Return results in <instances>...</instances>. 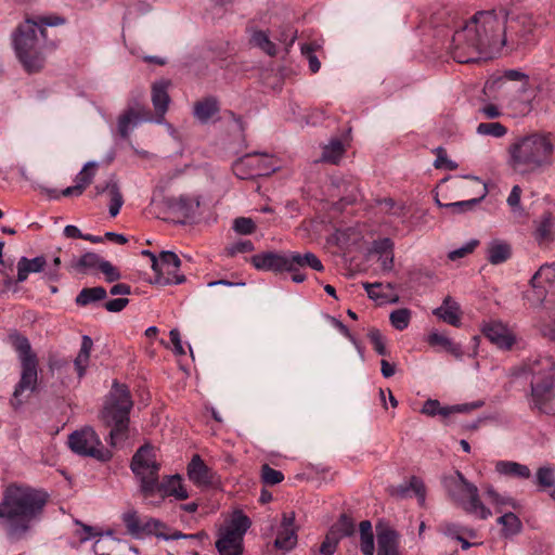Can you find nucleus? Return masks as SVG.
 I'll list each match as a JSON object with an SVG mask.
<instances>
[{"mask_svg": "<svg viewBox=\"0 0 555 555\" xmlns=\"http://www.w3.org/2000/svg\"><path fill=\"white\" fill-rule=\"evenodd\" d=\"M498 522L502 526V534L506 538L518 534L522 525L518 516L514 513H505L498 518Z\"/></svg>", "mask_w": 555, "mask_h": 555, "instance_id": "45", "label": "nucleus"}, {"mask_svg": "<svg viewBox=\"0 0 555 555\" xmlns=\"http://www.w3.org/2000/svg\"><path fill=\"white\" fill-rule=\"evenodd\" d=\"M249 43L260 49L267 55L273 57L278 54L276 44L270 39L269 35L264 30H253Z\"/></svg>", "mask_w": 555, "mask_h": 555, "instance_id": "39", "label": "nucleus"}, {"mask_svg": "<svg viewBox=\"0 0 555 555\" xmlns=\"http://www.w3.org/2000/svg\"><path fill=\"white\" fill-rule=\"evenodd\" d=\"M507 44L520 46L529 40V36L535 28L533 16L529 13L509 15L506 22Z\"/></svg>", "mask_w": 555, "mask_h": 555, "instance_id": "19", "label": "nucleus"}, {"mask_svg": "<svg viewBox=\"0 0 555 555\" xmlns=\"http://www.w3.org/2000/svg\"><path fill=\"white\" fill-rule=\"evenodd\" d=\"M142 255L151 260V267L156 274L157 283L163 285L181 284L185 281L183 274H179L180 258L173 251L163 250L158 255L150 250H142Z\"/></svg>", "mask_w": 555, "mask_h": 555, "instance_id": "15", "label": "nucleus"}, {"mask_svg": "<svg viewBox=\"0 0 555 555\" xmlns=\"http://www.w3.org/2000/svg\"><path fill=\"white\" fill-rule=\"evenodd\" d=\"M433 314L450 325L461 324L460 305L451 296H447L441 306L433 310Z\"/></svg>", "mask_w": 555, "mask_h": 555, "instance_id": "31", "label": "nucleus"}, {"mask_svg": "<svg viewBox=\"0 0 555 555\" xmlns=\"http://www.w3.org/2000/svg\"><path fill=\"white\" fill-rule=\"evenodd\" d=\"M482 334L498 348L509 350L516 343V334L507 324L491 320L482 325Z\"/></svg>", "mask_w": 555, "mask_h": 555, "instance_id": "20", "label": "nucleus"}, {"mask_svg": "<svg viewBox=\"0 0 555 555\" xmlns=\"http://www.w3.org/2000/svg\"><path fill=\"white\" fill-rule=\"evenodd\" d=\"M526 372L531 376L527 395L532 412L555 415V360L548 356H534L526 362Z\"/></svg>", "mask_w": 555, "mask_h": 555, "instance_id": "3", "label": "nucleus"}, {"mask_svg": "<svg viewBox=\"0 0 555 555\" xmlns=\"http://www.w3.org/2000/svg\"><path fill=\"white\" fill-rule=\"evenodd\" d=\"M261 477L263 482L270 486L280 483L284 478L280 470H276L267 464L262 466Z\"/></svg>", "mask_w": 555, "mask_h": 555, "instance_id": "56", "label": "nucleus"}, {"mask_svg": "<svg viewBox=\"0 0 555 555\" xmlns=\"http://www.w3.org/2000/svg\"><path fill=\"white\" fill-rule=\"evenodd\" d=\"M156 492L163 496H175L177 500L189 498V493L179 475L168 476L162 482L158 480Z\"/></svg>", "mask_w": 555, "mask_h": 555, "instance_id": "32", "label": "nucleus"}, {"mask_svg": "<svg viewBox=\"0 0 555 555\" xmlns=\"http://www.w3.org/2000/svg\"><path fill=\"white\" fill-rule=\"evenodd\" d=\"M507 18L508 10L504 7L476 12L452 37L453 60L461 64L474 63L482 54L506 46Z\"/></svg>", "mask_w": 555, "mask_h": 555, "instance_id": "1", "label": "nucleus"}, {"mask_svg": "<svg viewBox=\"0 0 555 555\" xmlns=\"http://www.w3.org/2000/svg\"><path fill=\"white\" fill-rule=\"evenodd\" d=\"M444 489L449 498L466 513L480 519L489 518L491 511L480 501L478 488L456 470L444 477Z\"/></svg>", "mask_w": 555, "mask_h": 555, "instance_id": "9", "label": "nucleus"}, {"mask_svg": "<svg viewBox=\"0 0 555 555\" xmlns=\"http://www.w3.org/2000/svg\"><path fill=\"white\" fill-rule=\"evenodd\" d=\"M442 533L453 540H457L462 534V527L454 522H444L441 528Z\"/></svg>", "mask_w": 555, "mask_h": 555, "instance_id": "64", "label": "nucleus"}, {"mask_svg": "<svg viewBox=\"0 0 555 555\" xmlns=\"http://www.w3.org/2000/svg\"><path fill=\"white\" fill-rule=\"evenodd\" d=\"M319 44L311 42V43H305L301 46V54L307 59L309 63V68L311 73L315 74L321 68V63L315 55L317 49H319Z\"/></svg>", "mask_w": 555, "mask_h": 555, "instance_id": "51", "label": "nucleus"}, {"mask_svg": "<svg viewBox=\"0 0 555 555\" xmlns=\"http://www.w3.org/2000/svg\"><path fill=\"white\" fill-rule=\"evenodd\" d=\"M421 413L431 417L437 415L448 417L451 415V410L450 405L442 406L438 400L428 399L424 402Z\"/></svg>", "mask_w": 555, "mask_h": 555, "instance_id": "50", "label": "nucleus"}, {"mask_svg": "<svg viewBox=\"0 0 555 555\" xmlns=\"http://www.w3.org/2000/svg\"><path fill=\"white\" fill-rule=\"evenodd\" d=\"M189 479L198 487H206L212 483L214 473L204 463L198 454L193 455L188 465Z\"/></svg>", "mask_w": 555, "mask_h": 555, "instance_id": "28", "label": "nucleus"}, {"mask_svg": "<svg viewBox=\"0 0 555 555\" xmlns=\"http://www.w3.org/2000/svg\"><path fill=\"white\" fill-rule=\"evenodd\" d=\"M495 472L500 475L518 479H529L531 477V470L527 465L513 461L496 462Z\"/></svg>", "mask_w": 555, "mask_h": 555, "instance_id": "35", "label": "nucleus"}, {"mask_svg": "<svg viewBox=\"0 0 555 555\" xmlns=\"http://www.w3.org/2000/svg\"><path fill=\"white\" fill-rule=\"evenodd\" d=\"M95 195L107 193L109 196V215L116 217L124 204L122 194L115 177H112L105 184H98L94 188Z\"/></svg>", "mask_w": 555, "mask_h": 555, "instance_id": "29", "label": "nucleus"}, {"mask_svg": "<svg viewBox=\"0 0 555 555\" xmlns=\"http://www.w3.org/2000/svg\"><path fill=\"white\" fill-rule=\"evenodd\" d=\"M133 406L128 387L114 382L101 411V420L111 427L108 443L117 447L128 439L129 414Z\"/></svg>", "mask_w": 555, "mask_h": 555, "instance_id": "5", "label": "nucleus"}, {"mask_svg": "<svg viewBox=\"0 0 555 555\" xmlns=\"http://www.w3.org/2000/svg\"><path fill=\"white\" fill-rule=\"evenodd\" d=\"M92 346V339L87 335L82 336L80 350L74 361V365L79 378L83 377L86 374V370L89 365Z\"/></svg>", "mask_w": 555, "mask_h": 555, "instance_id": "38", "label": "nucleus"}, {"mask_svg": "<svg viewBox=\"0 0 555 555\" xmlns=\"http://www.w3.org/2000/svg\"><path fill=\"white\" fill-rule=\"evenodd\" d=\"M392 245H377L375 253L379 255L380 267L383 270L389 271L393 266Z\"/></svg>", "mask_w": 555, "mask_h": 555, "instance_id": "53", "label": "nucleus"}, {"mask_svg": "<svg viewBox=\"0 0 555 555\" xmlns=\"http://www.w3.org/2000/svg\"><path fill=\"white\" fill-rule=\"evenodd\" d=\"M278 168V162L273 156L258 152L246 154L232 165L233 173L242 180L267 177Z\"/></svg>", "mask_w": 555, "mask_h": 555, "instance_id": "14", "label": "nucleus"}, {"mask_svg": "<svg viewBox=\"0 0 555 555\" xmlns=\"http://www.w3.org/2000/svg\"><path fill=\"white\" fill-rule=\"evenodd\" d=\"M297 544V530L295 527V514L284 513L282 521L276 531L274 546L281 551L288 552Z\"/></svg>", "mask_w": 555, "mask_h": 555, "instance_id": "21", "label": "nucleus"}, {"mask_svg": "<svg viewBox=\"0 0 555 555\" xmlns=\"http://www.w3.org/2000/svg\"><path fill=\"white\" fill-rule=\"evenodd\" d=\"M46 258L38 256L33 259L22 257L17 262V281L24 282L30 273L41 272L46 266Z\"/></svg>", "mask_w": 555, "mask_h": 555, "instance_id": "36", "label": "nucleus"}, {"mask_svg": "<svg viewBox=\"0 0 555 555\" xmlns=\"http://www.w3.org/2000/svg\"><path fill=\"white\" fill-rule=\"evenodd\" d=\"M171 86V81L168 79H162L155 81L152 85V103L157 116V121L162 122L164 116L168 109L170 103V96L168 89Z\"/></svg>", "mask_w": 555, "mask_h": 555, "instance_id": "27", "label": "nucleus"}, {"mask_svg": "<svg viewBox=\"0 0 555 555\" xmlns=\"http://www.w3.org/2000/svg\"><path fill=\"white\" fill-rule=\"evenodd\" d=\"M122 521L128 532L133 538H141L143 534L154 533L156 529L162 526V524L154 518H147L145 521H142L138 513L133 509L122 514Z\"/></svg>", "mask_w": 555, "mask_h": 555, "instance_id": "23", "label": "nucleus"}, {"mask_svg": "<svg viewBox=\"0 0 555 555\" xmlns=\"http://www.w3.org/2000/svg\"><path fill=\"white\" fill-rule=\"evenodd\" d=\"M98 163L88 162L75 177V184L67 186L61 192L62 196H80L92 183L98 170Z\"/></svg>", "mask_w": 555, "mask_h": 555, "instance_id": "26", "label": "nucleus"}, {"mask_svg": "<svg viewBox=\"0 0 555 555\" xmlns=\"http://www.w3.org/2000/svg\"><path fill=\"white\" fill-rule=\"evenodd\" d=\"M293 267L295 270L293 274L294 283H302L307 280V274L304 272L306 267L319 272L324 270V266L322 264L321 260L310 251L305 254L293 251Z\"/></svg>", "mask_w": 555, "mask_h": 555, "instance_id": "25", "label": "nucleus"}, {"mask_svg": "<svg viewBox=\"0 0 555 555\" xmlns=\"http://www.w3.org/2000/svg\"><path fill=\"white\" fill-rule=\"evenodd\" d=\"M64 236L67 240H83L91 243H101L99 237L92 234H83L76 225H66L64 229Z\"/></svg>", "mask_w": 555, "mask_h": 555, "instance_id": "55", "label": "nucleus"}, {"mask_svg": "<svg viewBox=\"0 0 555 555\" xmlns=\"http://www.w3.org/2000/svg\"><path fill=\"white\" fill-rule=\"evenodd\" d=\"M106 289L102 286L87 287L79 292L76 297L78 306H87L106 298Z\"/></svg>", "mask_w": 555, "mask_h": 555, "instance_id": "44", "label": "nucleus"}, {"mask_svg": "<svg viewBox=\"0 0 555 555\" xmlns=\"http://www.w3.org/2000/svg\"><path fill=\"white\" fill-rule=\"evenodd\" d=\"M363 287L367 296L378 305L395 304L399 300L398 295L393 293L391 284L364 283Z\"/></svg>", "mask_w": 555, "mask_h": 555, "instance_id": "30", "label": "nucleus"}, {"mask_svg": "<svg viewBox=\"0 0 555 555\" xmlns=\"http://www.w3.org/2000/svg\"><path fill=\"white\" fill-rule=\"evenodd\" d=\"M167 219L177 223L192 220L199 208L201 198L196 195L170 196L164 199Z\"/></svg>", "mask_w": 555, "mask_h": 555, "instance_id": "17", "label": "nucleus"}, {"mask_svg": "<svg viewBox=\"0 0 555 555\" xmlns=\"http://www.w3.org/2000/svg\"><path fill=\"white\" fill-rule=\"evenodd\" d=\"M412 493L417 498L418 504L423 506L426 501V490L424 482L417 477H412L409 483L400 485L392 491L393 495L401 499L411 496Z\"/></svg>", "mask_w": 555, "mask_h": 555, "instance_id": "33", "label": "nucleus"}, {"mask_svg": "<svg viewBox=\"0 0 555 555\" xmlns=\"http://www.w3.org/2000/svg\"><path fill=\"white\" fill-rule=\"evenodd\" d=\"M507 131V128L499 121L480 122L476 129L478 134L492 138H503Z\"/></svg>", "mask_w": 555, "mask_h": 555, "instance_id": "47", "label": "nucleus"}, {"mask_svg": "<svg viewBox=\"0 0 555 555\" xmlns=\"http://www.w3.org/2000/svg\"><path fill=\"white\" fill-rule=\"evenodd\" d=\"M367 336L373 344L375 351L380 356H386L387 349L382 333L377 328H372Z\"/></svg>", "mask_w": 555, "mask_h": 555, "instance_id": "57", "label": "nucleus"}, {"mask_svg": "<svg viewBox=\"0 0 555 555\" xmlns=\"http://www.w3.org/2000/svg\"><path fill=\"white\" fill-rule=\"evenodd\" d=\"M360 550L363 555H374L375 543L372 531V524L369 520L360 522Z\"/></svg>", "mask_w": 555, "mask_h": 555, "instance_id": "43", "label": "nucleus"}, {"mask_svg": "<svg viewBox=\"0 0 555 555\" xmlns=\"http://www.w3.org/2000/svg\"><path fill=\"white\" fill-rule=\"evenodd\" d=\"M555 227V217L551 212H544L541 218L535 221V238L540 241L553 240V230Z\"/></svg>", "mask_w": 555, "mask_h": 555, "instance_id": "42", "label": "nucleus"}, {"mask_svg": "<svg viewBox=\"0 0 555 555\" xmlns=\"http://www.w3.org/2000/svg\"><path fill=\"white\" fill-rule=\"evenodd\" d=\"M218 112L219 105L215 98H206L194 104V116L203 124L207 122Z\"/></svg>", "mask_w": 555, "mask_h": 555, "instance_id": "40", "label": "nucleus"}, {"mask_svg": "<svg viewBox=\"0 0 555 555\" xmlns=\"http://www.w3.org/2000/svg\"><path fill=\"white\" fill-rule=\"evenodd\" d=\"M159 467L155 451L151 446H142L132 456L130 468L139 483L141 493L145 498L156 493Z\"/></svg>", "mask_w": 555, "mask_h": 555, "instance_id": "11", "label": "nucleus"}, {"mask_svg": "<svg viewBox=\"0 0 555 555\" xmlns=\"http://www.w3.org/2000/svg\"><path fill=\"white\" fill-rule=\"evenodd\" d=\"M70 450L81 456L93 457L101 462L112 459V452L104 448L99 435L92 427L76 430L68 437Z\"/></svg>", "mask_w": 555, "mask_h": 555, "instance_id": "13", "label": "nucleus"}, {"mask_svg": "<svg viewBox=\"0 0 555 555\" xmlns=\"http://www.w3.org/2000/svg\"><path fill=\"white\" fill-rule=\"evenodd\" d=\"M464 178L469 181V186L474 190V197L466 201H460L444 205V207L451 209L453 212L456 214L472 209L478 203H480L488 194L487 185L479 178L473 176H466Z\"/></svg>", "mask_w": 555, "mask_h": 555, "instance_id": "22", "label": "nucleus"}, {"mask_svg": "<svg viewBox=\"0 0 555 555\" xmlns=\"http://www.w3.org/2000/svg\"><path fill=\"white\" fill-rule=\"evenodd\" d=\"M260 218H248V217H237L233 220L232 229L241 235H249L254 233L257 229V224L261 223Z\"/></svg>", "mask_w": 555, "mask_h": 555, "instance_id": "48", "label": "nucleus"}, {"mask_svg": "<svg viewBox=\"0 0 555 555\" xmlns=\"http://www.w3.org/2000/svg\"><path fill=\"white\" fill-rule=\"evenodd\" d=\"M426 340L430 346L441 347L456 359H461L463 357V350L461 346L453 343L448 336L437 331L429 333Z\"/></svg>", "mask_w": 555, "mask_h": 555, "instance_id": "37", "label": "nucleus"}, {"mask_svg": "<svg viewBox=\"0 0 555 555\" xmlns=\"http://www.w3.org/2000/svg\"><path fill=\"white\" fill-rule=\"evenodd\" d=\"M48 494L25 485H10L0 502V526L10 540L26 538L43 515Z\"/></svg>", "mask_w": 555, "mask_h": 555, "instance_id": "2", "label": "nucleus"}, {"mask_svg": "<svg viewBox=\"0 0 555 555\" xmlns=\"http://www.w3.org/2000/svg\"><path fill=\"white\" fill-rule=\"evenodd\" d=\"M389 320L396 330L403 331L410 324L411 311L406 308L395 310L390 313Z\"/></svg>", "mask_w": 555, "mask_h": 555, "instance_id": "52", "label": "nucleus"}, {"mask_svg": "<svg viewBox=\"0 0 555 555\" xmlns=\"http://www.w3.org/2000/svg\"><path fill=\"white\" fill-rule=\"evenodd\" d=\"M250 527V520L241 512L235 513L231 520L218 533L216 547L220 555H241L243 539Z\"/></svg>", "mask_w": 555, "mask_h": 555, "instance_id": "12", "label": "nucleus"}, {"mask_svg": "<svg viewBox=\"0 0 555 555\" xmlns=\"http://www.w3.org/2000/svg\"><path fill=\"white\" fill-rule=\"evenodd\" d=\"M13 346L18 353V359L22 365V374L18 384L16 385L12 405L17 409L22 405L21 399L24 391H34L38 380V361L36 354L31 351L28 339L21 335L11 336Z\"/></svg>", "mask_w": 555, "mask_h": 555, "instance_id": "10", "label": "nucleus"}, {"mask_svg": "<svg viewBox=\"0 0 555 555\" xmlns=\"http://www.w3.org/2000/svg\"><path fill=\"white\" fill-rule=\"evenodd\" d=\"M486 495L491 504L496 506L509 505L513 503L511 498L502 496L492 487H489L486 491Z\"/></svg>", "mask_w": 555, "mask_h": 555, "instance_id": "59", "label": "nucleus"}, {"mask_svg": "<svg viewBox=\"0 0 555 555\" xmlns=\"http://www.w3.org/2000/svg\"><path fill=\"white\" fill-rule=\"evenodd\" d=\"M330 531L339 539L349 537L354 532V522L349 516L343 514Z\"/></svg>", "mask_w": 555, "mask_h": 555, "instance_id": "49", "label": "nucleus"}, {"mask_svg": "<svg viewBox=\"0 0 555 555\" xmlns=\"http://www.w3.org/2000/svg\"><path fill=\"white\" fill-rule=\"evenodd\" d=\"M151 119L152 118H151L149 112H146L145 116H143V115H141V113L139 111L129 108L118 117V122H117L118 132L121 138L127 139L129 137L131 125L135 126L141 120H151Z\"/></svg>", "mask_w": 555, "mask_h": 555, "instance_id": "34", "label": "nucleus"}, {"mask_svg": "<svg viewBox=\"0 0 555 555\" xmlns=\"http://www.w3.org/2000/svg\"><path fill=\"white\" fill-rule=\"evenodd\" d=\"M377 555H400L399 533L391 527L378 524L376 526Z\"/></svg>", "mask_w": 555, "mask_h": 555, "instance_id": "24", "label": "nucleus"}, {"mask_svg": "<svg viewBox=\"0 0 555 555\" xmlns=\"http://www.w3.org/2000/svg\"><path fill=\"white\" fill-rule=\"evenodd\" d=\"M479 113L487 119H495L502 116L501 109L498 105L488 103L479 108Z\"/></svg>", "mask_w": 555, "mask_h": 555, "instance_id": "63", "label": "nucleus"}, {"mask_svg": "<svg viewBox=\"0 0 555 555\" xmlns=\"http://www.w3.org/2000/svg\"><path fill=\"white\" fill-rule=\"evenodd\" d=\"M485 405L483 400H476L470 403H462V404H455L450 405L451 414L453 413H467L476 409H480Z\"/></svg>", "mask_w": 555, "mask_h": 555, "instance_id": "61", "label": "nucleus"}, {"mask_svg": "<svg viewBox=\"0 0 555 555\" xmlns=\"http://www.w3.org/2000/svg\"><path fill=\"white\" fill-rule=\"evenodd\" d=\"M492 86L500 91L499 100L505 103L514 116H525L531 112L535 93L527 74L518 69L504 70L493 79Z\"/></svg>", "mask_w": 555, "mask_h": 555, "instance_id": "6", "label": "nucleus"}, {"mask_svg": "<svg viewBox=\"0 0 555 555\" xmlns=\"http://www.w3.org/2000/svg\"><path fill=\"white\" fill-rule=\"evenodd\" d=\"M250 263L255 269L273 273L291 274L293 281V251L278 253L273 250L262 251L250 257Z\"/></svg>", "mask_w": 555, "mask_h": 555, "instance_id": "18", "label": "nucleus"}, {"mask_svg": "<svg viewBox=\"0 0 555 555\" xmlns=\"http://www.w3.org/2000/svg\"><path fill=\"white\" fill-rule=\"evenodd\" d=\"M66 20L59 15H40L27 17L21 24L14 35V48L20 62L28 73L40 70L44 64V57L37 51L38 37L37 30L46 41L48 26H61Z\"/></svg>", "mask_w": 555, "mask_h": 555, "instance_id": "4", "label": "nucleus"}, {"mask_svg": "<svg viewBox=\"0 0 555 555\" xmlns=\"http://www.w3.org/2000/svg\"><path fill=\"white\" fill-rule=\"evenodd\" d=\"M521 192L522 191L519 185H514L507 197V204L513 211H517L520 209Z\"/></svg>", "mask_w": 555, "mask_h": 555, "instance_id": "62", "label": "nucleus"}, {"mask_svg": "<svg viewBox=\"0 0 555 555\" xmlns=\"http://www.w3.org/2000/svg\"><path fill=\"white\" fill-rule=\"evenodd\" d=\"M537 481L542 487H553L555 485L554 468L550 465L540 467L537 472Z\"/></svg>", "mask_w": 555, "mask_h": 555, "instance_id": "54", "label": "nucleus"}, {"mask_svg": "<svg viewBox=\"0 0 555 555\" xmlns=\"http://www.w3.org/2000/svg\"><path fill=\"white\" fill-rule=\"evenodd\" d=\"M508 153L513 169L520 173H528L550 164L553 144L548 137L533 133L511 144Z\"/></svg>", "mask_w": 555, "mask_h": 555, "instance_id": "7", "label": "nucleus"}, {"mask_svg": "<svg viewBox=\"0 0 555 555\" xmlns=\"http://www.w3.org/2000/svg\"><path fill=\"white\" fill-rule=\"evenodd\" d=\"M512 256L509 245H489L487 249V258L492 264H500L505 262Z\"/></svg>", "mask_w": 555, "mask_h": 555, "instance_id": "46", "label": "nucleus"}, {"mask_svg": "<svg viewBox=\"0 0 555 555\" xmlns=\"http://www.w3.org/2000/svg\"><path fill=\"white\" fill-rule=\"evenodd\" d=\"M339 537H336L335 534H332L331 531L326 534L324 541L322 542L320 546V554L322 555H333L337 548Z\"/></svg>", "mask_w": 555, "mask_h": 555, "instance_id": "58", "label": "nucleus"}, {"mask_svg": "<svg viewBox=\"0 0 555 555\" xmlns=\"http://www.w3.org/2000/svg\"><path fill=\"white\" fill-rule=\"evenodd\" d=\"M436 152H437V158H436V160L434 163V166L436 168L446 167V168L451 169V170L456 168V164H454L453 162L448 159L447 154H446V150L443 147H437Z\"/></svg>", "mask_w": 555, "mask_h": 555, "instance_id": "60", "label": "nucleus"}, {"mask_svg": "<svg viewBox=\"0 0 555 555\" xmlns=\"http://www.w3.org/2000/svg\"><path fill=\"white\" fill-rule=\"evenodd\" d=\"M532 306H542L555 320V267L543 264L530 280V289L525 294ZM544 336L555 340V328L541 330Z\"/></svg>", "mask_w": 555, "mask_h": 555, "instance_id": "8", "label": "nucleus"}, {"mask_svg": "<svg viewBox=\"0 0 555 555\" xmlns=\"http://www.w3.org/2000/svg\"><path fill=\"white\" fill-rule=\"evenodd\" d=\"M72 267L81 274L95 275L102 273L106 282H116L120 280L121 274L115 266L102 258L95 253H85L78 258L73 259Z\"/></svg>", "mask_w": 555, "mask_h": 555, "instance_id": "16", "label": "nucleus"}, {"mask_svg": "<svg viewBox=\"0 0 555 555\" xmlns=\"http://www.w3.org/2000/svg\"><path fill=\"white\" fill-rule=\"evenodd\" d=\"M345 152L346 149L341 140L333 139L323 147L320 160L322 163L337 165Z\"/></svg>", "mask_w": 555, "mask_h": 555, "instance_id": "41", "label": "nucleus"}]
</instances>
